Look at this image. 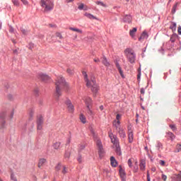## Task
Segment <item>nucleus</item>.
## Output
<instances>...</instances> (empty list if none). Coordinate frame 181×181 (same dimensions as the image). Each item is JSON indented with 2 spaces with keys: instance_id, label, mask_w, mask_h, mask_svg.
<instances>
[{
  "instance_id": "obj_1",
  "label": "nucleus",
  "mask_w": 181,
  "mask_h": 181,
  "mask_svg": "<svg viewBox=\"0 0 181 181\" xmlns=\"http://www.w3.org/2000/svg\"><path fill=\"white\" fill-rule=\"evenodd\" d=\"M56 95L59 98L62 95V90L69 91L70 90V86L69 83L66 81V79L63 76H59L55 82Z\"/></svg>"
},
{
  "instance_id": "obj_2",
  "label": "nucleus",
  "mask_w": 181,
  "mask_h": 181,
  "mask_svg": "<svg viewBox=\"0 0 181 181\" xmlns=\"http://www.w3.org/2000/svg\"><path fill=\"white\" fill-rule=\"evenodd\" d=\"M83 75L84 76V80L86 83V86L88 88L91 89V91L96 94V93L98 91V86H97V83H95V78L93 77V76H90V78L88 79V76L87 75V73L83 72Z\"/></svg>"
},
{
  "instance_id": "obj_3",
  "label": "nucleus",
  "mask_w": 181,
  "mask_h": 181,
  "mask_svg": "<svg viewBox=\"0 0 181 181\" xmlns=\"http://www.w3.org/2000/svg\"><path fill=\"white\" fill-rule=\"evenodd\" d=\"M40 6L42 8H45V12L53 11V8H54L53 0H41Z\"/></svg>"
},
{
  "instance_id": "obj_4",
  "label": "nucleus",
  "mask_w": 181,
  "mask_h": 181,
  "mask_svg": "<svg viewBox=\"0 0 181 181\" xmlns=\"http://www.w3.org/2000/svg\"><path fill=\"white\" fill-rule=\"evenodd\" d=\"M125 54L127 55V57L130 63H134L135 62V53L134 52V50L132 49H127L125 51Z\"/></svg>"
},
{
  "instance_id": "obj_5",
  "label": "nucleus",
  "mask_w": 181,
  "mask_h": 181,
  "mask_svg": "<svg viewBox=\"0 0 181 181\" xmlns=\"http://www.w3.org/2000/svg\"><path fill=\"white\" fill-rule=\"evenodd\" d=\"M96 145L98 146V155L100 159H103L104 156V148H103V144H101V141L97 140Z\"/></svg>"
},
{
  "instance_id": "obj_6",
  "label": "nucleus",
  "mask_w": 181,
  "mask_h": 181,
  "mask_svg": "<svg viewBox=\"0 0 181 181\" xmlns=\"http://www.w3.org/2000/svg\"><path fill=\"white\" fill-rule=\"evenodd\" d=\"M43 128V117L41 116L37 120V129L42 131Z\"/></svg>"
},
{
  "instance_id": "obj_7",
  "label": "nucleus",
  "mask_w": 181,
  "mask_h": 181,
  "mask_svg": "<svg viewBox=\"0 0 181 181\" xmlns=\"http://www.w3.org/2000/svg\"><path fill=\"white\" fill-rule=\"evenodd\" d=\"M109 137L110 138L111 142L112 144H113V145L116 146L117 144H119V141H118V139L117 138V136H114L112 133H110L109 134Z\"/></svg>"
},
{
  "instance_id": "obj_8",
  "label": "nucleus",
  "mask_w": 181,
  "mask_h": 181,
  "mask_svg": "<svg viewBox=\"0 0 181 181\" xmlns=\"http://www.w3.org/2000/svg\"><path fill=\"white\" fill-rule=\"evenodd\" d=\"M85 103L87 105V108H88L89 111H88V114H91V110H90V105L91 104V103H93V100H91L90 98L86 97L85 99Z\"/></svg>"
},
{
  "instance_id": "obj_9",
  "label": "nucleus",
  "mask_w": 181,
  "mask_h": 181,
  "mask_svg": "<svg viewBox=\"0 0 181 181\" xmlns=\"http://www.w3.org/2000/svg\"><path fill=\"white\" fill-rule=\"evenodd\" d=\"M66 104L69 112H73L74 111V106L71 104V101L67 100Z\"/></svg>"
},
{
  "instance_id": "obj_10",
  "label": "nucleus",
  "mask_w": 181,
  "mask_h": 181,
  "mask_svg": "<svg viewBox=\"0 0 181 181\" xmlns=\"http://www.w3.org/2000/svg\"><path fill=\"white\" fill-rule=\"evenodd\" d=\"M148 33H146V31H144L141 35V36L139 37V41L142 42L143 40H145V39H148Z\"/></svg>"
},
{
  "instance_id": "obj_11",
  "label": "nucleus",
  "mask_w": 181,
  "mask_h": 181,
  "mask_svg": "<svg viewBox=\"0 0 181 181\" xmlns=\"http://www.w3.org/2000/svg\"><path fill=\"white\" fill-rule=\"evenodd\" d=\"M119 173L120 175V177L122 181H126L127 176L125 175V171L122 170V168H120L119 170Z\"/></svg>"
},
{
  "instance_id": "obj_12",
  "label": "nucleus",
  "mask_w": 181,
  "mask_h": 181,
  "mask_svg": "<svg viewBox=\"0 0 181 181\" xmlns=\"http://www.w3.org/2000/svg\"><path fill=\"white\" fill-rule=\"evenodd\" d=\"M113 125L116 128L117 131H118L119 129H121V122L120 121H119V120L113 121Z\"/></svg>"
},
{
  "instance_id": "obj_13",
  "label": "nucleus",
  "mask_w": 181,
  "mask_h": 181,
  "mask_svg": "<svg viewBox=\"0 0 181 181\" xmlns=\"http://www.w3.org/2000/svg\"><path fill=\"white\" fill-rule=\"evenodd\" d=\"M40 78L42 80V81H49L50 78L47 74H40Z\"/></svg>"
},
{
  "instance_id": "obj_14",
  "label": "nucleus",
  "mask_w": 181,
  "mask_h": 181,
  "mask_svg": "<svg viewBox=\"0 0 181 181\" xmlns=\"http://www.w3.org/2000/svg\"><path fill=\"white\" fill-rule=\"evenodd\" d=\"M137 30L138 29L136 28H134L132 30H129V35L131 37H132V39L135 37V34L136 33Z\"/></svg>"
},
{
  "instance_id": "obj_15",
  "label": "nucleus",
  "mask_w": 181,
  "mask_h": 181,
  "mask_svg": "<svg viewBox=\"0 0 181 181\" xmlns=\"http://www.w3.org/2000/svg\"><path fill=\"white\" fill-rule=\"evenodd\" d=\"M140 170H145V168H146V162L145 160H141L140 162Z\"/></svg>"
},
{
  "instance_id": "obj_16",
  "label": "nucleus",
  "mask_w": 181,
  "mask_h": 181,
  "mask_svg": "<svg viewBox=\"0 0 181 181\" xmlns=\"http://www.w3.org/2000/svg\"><path fill=\"white\" fill-rule=\"evenodd\" d=\"M115 146L116 148L115 152L117 155H119V156H121L122 155V153L121 152V147L119 146V144H117Z\"/></svg>"
},
{
  "instance_id": "obj_17",
  "label": "nucleus",
  "mask_w": 181,
  "mask_h": 181,
  "mask_svg": "<svg viewBox=\"0 0 181 181\" xmlns=\"http://www.w3.org/2000/svg\"><path fill=\"white\" fill-rule=\"evenodd\" d=\"M102 63L104 64V66H105V67H110V62L108 60H107V57H103L102 58Z\"/></svg>"
},
{
  "instance_id": "obj_18",
  "label": "nucleus",
  "mask_w": 181,
  "mask_h": 181,
  "mask_svg": "<svg viewBox=\"0 0 181 181\" xmlns=\"http://www.w3.org/2000/svg\"><path fill=\"white\" fill-rule=\"evenodd\" d=\"M132 21V17H131L130 15H126L124 18V22H126L127 23H131Z\"/></svg>"
},
{
  "instance_id": "obj_19",
  "label": "nucleus",
  "mask_w": 181,
  "mask_h": 181,
  "mask_svg": "<svg viewBox=\"0 0 181 181\" xmlns=\"http://www.w3.org/2000/svg\"><path fill=\"white\" fill-rule=\"evenodd\" d=\"M110 163L113 168L117 167V160H115V158H114V156L110 157Z\"/></svg>"
},
{
  "instance_id": "obj_20",
  "label": "nucleus",
  "mask_w": 181,
  "mask_h": 181,
  "mask_svg": "<svg viewBox=\"0 0 181 181\" xmlns=\"http://www.w3.org/2000/svg\"><path fill=\"white\" fill-rule=\"evenodd\" d=\"M173 180H174V181H181V171H180V174H178V175L175 174L173 176Z\"/></svg>"
},
{
  "instance_id": "obj_21",
  "label": "nucleus",
  "mask_w": 181,
  "mask_h": 181,
  "mask_svg": "<svg viewBox=\"0 0 181 181\" xmlns=\"http://www.w3.org/2000/svg\"><path fill=\"white\" fill-rule=\"evenodd\" d=\"M117 132H119L120 138H125V136H127L125 134V131H124L122 128L117 130Z\"/></svg>"
},
{
  "instance_id": "obj_22",
  "label": "nucleus",
  "mask_w": 181,
  "mask_h": 181,
  "mask_svg": "<svg viewBox=\"0 0 181 181\" xmlns=\"http://www.w3.org/2000/svg\"><path fill=\"white\" fill-rule=\"evenodd\" d=\"M116 67L118 69L120 76L122 77V78H124V73L122 72V69H121V66L118 62H116Z\"/></svg>"
},
{
  "instance_id": "obj_23",
  "label": "nucleus",
  "mask_w": 181,
  "mask_h": 181,
  "mask_svg": "<svg viewBox=\"0 0 181 181\" xmlns=\"http://www.w3.org/2000/svg\"><path fill=\"white\" fill-rule=\"evenodd\" d=\"M84 16H86V18H88V19H97L95 16H94L93 14L89 13H85Z\"/></svg>"
},
{
  "instance_id": "obj_24",
  "label": "nucleus",
  "mask_w": 181,
  "mask_h": 181,
  "mask_svg": "<svg viewBox=\"0 0 181 181\" xmlns=\"http://www.w3.org/2000/svg\"><path fill=\"white\" fill-rule=\"evenodd\" d=\"M128 138H129V142L130 144L132 143V141H134V133H132V132H129Z\"/></svg>"
},
{
  "instance_id": "obj_25",
  "label": "nucleus",
  "mask_w": 181,
  "mask_h": 181,
  "mask_svg": "<svg viewBox=\"0 0 181 181\" xmlns=\"http://www.w3.org/2000/svg\"><path fill=\"white\" fill-rule=\"evenodd\" d=\"M44 163H46V159H45V158L40 159L39 163H38V168H42V166H43Z\"/></svg>"
},
{
  "instance_id": "obj_26",
  "label": "nucleus",
  "mask_w": 181,
  "mask_h": 181,
  "mask_svg": "<svg viewBox=\"0 0 181 181\" xmlns=\"http://www.w3.org/2000/svg\"><path fill=\"white\" fill-rule=\"evenodd\" d=\"M63 166L64 165L61 163H59L55 167V170H57V172L62 170V169L63 168Z\"/></svg>"
},
{
  "instance_id": "obj_27",
  "label": "nucleus",
  "mask_w": 181,
  "mask_h": 181,
  "mask_svg": "<svg viewBox=\"0 0 181 181\" xmlns=\"http://www.w3.org/2000/svg\"><path fill=\"white\" fill-rule=\"evenodd\" d=\"M69 30H72L73 32H77V33H83V31L78 28L70 27Z\"/></svg>"
},
{
  "instance_id": "obj_28",
  "label": "nucleus",
  "mask_w": 181,
  "mask_h": 181,
  "mask_svg": "<svg viewBox=\"0 0 181 181\" xmlns=\"http://www.w3.org/2000/svg\"><path fill=\"white\" fill-rule=\"evenodd\" d=\"M69 172V168H67L66 165H64L62 169V173L63 175H66Z\"/></svg>"
},
{
  "instance_id": "obj_29",
  "label": "nucleus",
  "mask_w": 181,
  "mask_h": 181,
  "mask_svg": "<svg viewBox=\"0 0 181 181\" xmlns=\"http://www.w3.org/2000/svg\"><path fill=\"white\" fill-rule=\"evenodd\" d=\"M60 145H61V143H60V142H59V141L55 142V143L53 144V148H54V149H59V148H60Z\"/></svg>"
},
{
  "instance_id": "obj_30",
  "label": "nucleus",
  "mask_w": 181,
  "mask_h": 181,
  "mask_svg": "<svg viewBox=\"0 0 181 181\" xmlns=\"http://www.w3.org/2000/svg\"><path fill=\"white\" fill-rule=\"evenodd\" d=\"M79 119H80V121H81V122L83 124H86V117L83 115H81L80 117H79Z\"/></svg>"
},
{
  "instance_id": "obj_31",
  "label": "nucleus",
  "mask_w": 181,
  "mask_h": 181,
  "mask_svg": "<svg viewBox=\"0 0 181 181\" xmlns=\"http://www.w3.org/2000/svg\"><path fill=\"white\" fill-rule=\"evenodd\" d=\"M156 148L158 149V151H162L163 149V146L160 144V143H158Z\"/></svg>"
},
{
  "instance_id": "obj_32",
  "label": "nucleus",
  "mask_w": 181,
  "mask_h": 181,
  "mask_svg": "<svg viewBox=\"0 0 181 181\" xmlns=\"http://www.w3.org/2000/svg\"><path fill=\"white\" fill-rule=\"evenodd\" d=\"M90 132L94 138V139H97V135L95 134V131H94V129H90Z\"/></svg>"
},
{
  "instance_id": "obj_33",
  "label": "nucleus",
  "mask_w": 181,
  "mask_h": 181,
  "mask_svg": "<svg viewBox=\"0 0 181 181\" xmlns=\"http://www.w3.org/2000/svg\"><path fill=\"white\" fill-rule=\"evenodd\" d=\"M95 4L96 5H100V6H103L104 8L107 7V5L103 3V1H96Z\"/></svg>"
},
{
  "instance_id": "obj_34",
  "label": "nucleus",
  "mask_w": 181,
  "mask_h": 181,
  "mask_svg": "<svg viewBox=\"0 0 181 181\" xmlns=\"http://www.w3.org/2000/svg\"><path fill=\"white\" fill-rule=\"evenodd\" d=\"M168 136L170 138L171 141H173L175 138V134L172 132H168Z\"/></svg>"
},
{
  "instance_id": "obj_35",
  "label": "nucleus",
  "mask_w": 181,
  "mask_h": 181,
  "mask_svg": "<svg viewBox=\"0 0 181 181\" xmlns=\"http://www.w3.org/2000/svg\"><path fill=\"white\" fill-rule=\"evenodd\" d=\"M129 168H132V158H129L127 161Z\"/></svg>"
},
{
  "instance_id": "obj_36",
  "label": "nucleus",
  "mask_w": 181,
  "mask_h": 181,
  "mask_svg": "<svg viewBox=\"0 0 181 181\" xmlns=\"http://www.w3.org/2000/svg\"><path fill=\"white\" fill-rule=\"evenodd\" d=\"M12 2L15 6H19V0H12Z\"/></svg>"
},
{
  "instance_id": "obj_37",
  "label": "nucleus",
  "mask_w": 181,
  "mask_h": 181,
  "mask_svg": "<svg viewBox=\"0 0 181 181\" xmlns=\"http://www.w3.org/2000/svg\"><path fill=\"white\" fill-rule=\"evenodd\" d=\"M11 180H13V181H18V180L16 179V177H15V174H13V173H11Z\"/></svg>"
},
{
  "instance_id": "obj_38",
  "label": "nucleus",
  "mask_w": 181,
  "mask_h": 181,
  "mask_svg": "<svg viewBox=\"0 0 181 181\" xmlns=\"http://www.w3.org/2000/svg\"><path fill=\"white\" fill-rule=\"evenodd\" d=\"M122 117V115L117 114L116 115V121H119V119H121Z\"/></svg>"
},
{
  "instance_id": "obj_39",
  "label": "nucleus",
  "mask_w": 181,
  "mask_h": 181,
  "mask_svg": "<svg viewBox=\"0 0 181 181\" xmlns=\"http://www.w3.org/2000/svg\"><path fill=\"white\" fill-rule=\"evenodd\" d=\"M77 160L79 163H81L83 162V157H81V156H78Z\"/></svg>"
},
{
  "instance_id": "obj_40",
  "label": "nucleus",
  "mask_w": 181,
  "mask_h": 181,
  "mask_svg": "<svg viewBox=\"0 0 181 181\" xmlns=\"http://www.w3.org/2000/svg\"><path fill=\"white\" fill-rule=\"evenodd\" d=\"M161 179H162V180H163V181H166V180L168 179V176H166V175H164V174H162V175H161Z\"/></svg>"
},
{
  "instance_id": "obj_41",
  "label": "nucleus",
  "mask_w": 181,
  "mask_h": 181,
  "mask_svg": "<svg viewBox=\"0 0 181 181\" xmlns=\"http://www.w3.org/2000/svg\"><path fill=\"white\" fill-rule=\"evenodd\" d=\"M57 37H59V39H63V36L62 35V33H56Z\"/></svg>"
},
{
  "instance_id": "obj_42",
  "label": "nucleus",
  "mask_w": 181,
  "mask_h": 181,
  "mask_svg": "<svg viewBox=\"0 0 181 181\" xmlns=\"http://www.w3.org/2000/svg\"><path fill=\"white\" fill-rule=\"evenodd\" d=\"M176 148L177 152H181V144H177Z\"/></svg>"
},
{
  "instance_id": "obj_43",
  "label": "nucleus",
  "mask_w": 181,
  "mask_h": 181,
  "mask_svg": "<svg viewBox=\"0 0 181 181\" xmlns=\"http://www.w3.org/2000/svg\"><path fill=\"white\" fill-rule=\"evenodd\" d=\"M78 8L80 11H82V9H84V4H79Z\"/></svg>"
},
{
  "instance_id": "obj_44",
  "label": "nucleus",
  "mask_w": 181,
  "mask_h": 181,
  "mask_svg": "<svg viewBox=\"0 0 181 181\" xmlns=\"http://www.w3.org/2000/svg\"><path fill=\"white\" fill-rule=\"evenodd\" d=\"M170 128H171L173 131H176V126L175 124H170Z\"/></svg>"
},
{
  "instance_id": "obj_45",
  "label": "nucleus",
  "mask_w": 181,
  "mask_h": 181,
  "mask_svg": "<svg viewBox=\"0 0 181 181\" xmlns=\"http://www.w3.org/2000/svg\"><path fill=\"white\" fill-rule=\"evenodd\" d=\"M21 30L23 35L28 34V31L26 30H25V28H21Z\"/></svg>"
},
{
  "instance_id": "obj_46",
  "label": "nucleus",
  "mask_w": 181,
  "mask_h": 181,
  "mask_svg": "<svg viewBox=\"0 0 181 181\" xmlns=\"http://www.w3.org/2000/svg\"><path fill=\"white\" fill-rule=\"evenodd\" d=\"M159 163L161 166H165V160H160Z\"/></svg>"
},
{
  "instance_id": "obj_47",
  "label": "nucleus",
  "mask_w": 181,
  "mask_h": 181,
  "mask_svg": "<svg viewBox=\"0 0 181 181\" xmlns=\"http://www.w3.org/2000/svg\"><path fill=\"white\" fill-rule=\"evenodd\" d=\"M147 181H151V176L149 175V171H147Z\"/></svg>"
},
{
  "instance_id": "obj_48",
  "label": "nucleus",
  "mask_w": 181,
  "mask_h": 181,
  "mask_svg": "<svg viewBox=\"0 0 181 181\" xmlns=\"http://www.w3.org/2000/svg\"><path fill=\"white\" fill-rule=\"evenodd\" d=\"M66 71L68 74H73V70L70 69H68Z\"/></svg>"
},
{
  "instance_id": "obj_49",
  "label": "nucleus",
  "mask_w": 181,
  "mask_h": 181,
  "mask_svg": "<svg viewBox=\"0 0 181 181\" xmlns=\"http://www.w3.org/2000/svg\"><path fill=\"white\" fill-rule=\"evenodd\" d=\"M141 94H145V89L144 88H141L140 90Z\"/></svg>"
},
{
  "instance_id": "obj_50",
  "label": "nucleus",
  "mask_w": 181,
  "mask_h": 181,
  "mask_svg": "<svg viewBox=\"0 0 181 181\" xmlns=\"http://www.w3.org/2000/svg\"><path fill=\"white\" fill-rule=\"evenodd\" d=\"M24 5H28V0H21Z\"/></svg>"
},
{
  "instance_id": "obj_51",
  "label": "nucleus",
  "mask_w": 181,
  "mask_h": 181,
  "mask_svg": "<svg viewBox=\"0 0 181 181\" xmlns=\"http://www.w3.org/2000/svg\"><path fill=\"white\" fill-rule=\"evenodd\" d=\"M177 32H178V35H181V26L178 27Z\"/></svg>"
},
{
  "instance_id": "obj_52",
  "label": "nucleus",
  "mask_w": 181,
  "mask_h": 181,
  "mask_svg": "<svg viewBox=\"0 0 181 181\" xmlns=\"http://www.w3.org/2000/svg\"><path fill=\"white\" fill-rule=\"evenodd\" d=\"M9 33H13V28H12V27L9 28Z\"/></svg>"
},
{
  "instance_id": "obj_53",
  "label": "nucleus",
  "mask_w": 181,
  "mask_h": 181,
  "mask_svg": "<svg viewBox=\"0 0 181 181\" xmlns=\"http://www.w3.org/2000/svg\"><path fill=\"white\" fill-rule=\"evenodd\" d=\"M170 42H172L173 43V42H175V36H172L170 37Z\"/></svg>"
},
{
  "instance_id": "obj_54",
  "label": "nucleus",
  "mask_w": 181,
  "mask_h": 181,
  "mask_svg": "<svg viewBox=\"0 0 181 181\" xmlns=\"http://www.w3.org/2000/svg\"><path fill=\"white\" fill-rule=\"evenodd\" d=\"M65 158H70V153H66Z\"/></svg>"
},
{
  "instance_id": "obj_55",
  "label": "nucleus",
  "mask_w": 181,
  "mask_h": 181,
  "mask_svg": "<svg viewBox=\"0 0 181 181\" xmlns=\"http://www.w3.org/2000/svg\"><path fill=\"white\" fill-rule=\"evenodd\" d=\"M93 60H94V62H95V63H100V59H98V58L94 59Z\"/></svg>"
},
{
  "instance_id": "obj_56",
  "label": "nucleus",
  "mask_w": 181,
  "mask_h": 181,
  "mask_svg": "<svg viewBox=\"0 0 181 181\" xmlns=\"http://www.w3.org/2000/svg\"><path fill=\"white\" fill-rule=\"evenodd\" d=\"M13 53L14 54H18V49H13Z\"/></svg>"
},
{
  "instance_id": "obj_57",
  "label": "nucleus",
  "mask_w": 181,
  "mask_h": 181,
  "mask_svg": "<svg viewBox=\"0 0 181 181\" xmlns=\"http://www.w3.org/2000/svg\"><path fill=\"white\" fill-rule=\"evenodd\" d=\"M137 79H138V80H140V79H141V74H139L137 75Z\"/></svg>"
},
{
  "instance_id": "obj_58",
  "label": "nucleus",
  "mask_w": 181,
  "mask_h": 181,
  "mask_svg": "<svg viewBox=\"0 0 181 181\" xmlns=\"http://www.w3.org/2000/svg\"><path fill=\"white\" fill-rule=\"evenodd\" d=\"M100 110L101 111H103V110H104V106H103V105L100 106Z\"/></svg>"
},
{
  "instance_id": "obj_59",
  "label": "nucleus",
  "mask_w": 181,
  "mask_h": 181,
  "mask_svg": "<svg viewBox=\"0 0 181 181\" xmlns=\"http://www.w3.org/2000/svg\"><path fill=\"white\" fill-rule=\"evenodd\" d=\"M151 170H152V172H155V170H156V168H153L151 169Z\"/></svg>"
},
{
  "instance_id": "obj_60",
  "label": "nucleus",
  "mask_w": 181,
  "mask_h": 181,
  "mask_svg": "<svg viewBox=\"0 0 181 181\" xmlns=\"http://www.w3.org/2000/svg\"><path fill=\"white\" fill-rule=\"evenodd\" d=\"M67 144H70V139L67 140Z\"/></svg>"
},
{
  "instance_id": "obj_61",
  "label": "nucleus",
  "mask_w": 181,
  "mask_h": 181,
  "mask_svg": "<svg viewBox=\"0 0 181 181\" xmlns=\"http://www.w3.org/2000/svg\"><path fill=\"white\" fill-rule=\"evenodd\" d=\"M134 172H138V167L136 168V170H134Z\"/></svg>"
},
{
  "instance_id": "obj_62",
  "label": "nucleus",
  "mask_w": 181,
  "mask_h": 181,
  "mask_svg": "<svg viewBox=\"0 0 181 181\" xmlns=\"http://www.w3.org/2000/svg\"><path fill=\"white\" fill-rule=\"evenodd\" d=\"M173 26L175 27V28H176V23H173Z\"/></svg>"
},
{
  "instance_id": "obj_63",
  "label": "nucleus",
  "mask_w": 181,
  "mask_h": 181,
  "mask_svg": "<svg viewBox=\"0 0 181 181\" xmlns=\"http://www.w3.org/2000/svg\"><path fill=\"white\" fill-rule=\"evenodd\" d=\"M1 28H2V25H0V29H1Z\"/></svg>"
},
{
  "instance_id": "obj_64",
  "label": "nucleus",
  "mask_w": 181,
  "mask_h": 181,
  "mask_svg": "<svg viewBox=\"0 0 181 181\" xmlns=\"http://www.w3.org/2000/svg\"><path fill=\"white\" fill-rule=\"evenodd\" d=\"M0 181H4V180H2L0 178Z\"/></svg>"
}]
</instances>
